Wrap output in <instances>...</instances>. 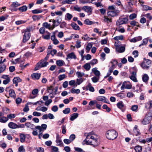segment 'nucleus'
<instances>
[{
    "label": "nucleus",
    "mask_w": 152,
    "mask_h": 152,
    "mask_svg": "<svg viewBox=\"0 0 152 152\" xmlns=\"http://www.w3.org/2000/svg\"><path fill=\"white\" fill-rule=\"evenodd\" d=\"M99 143L98 136L93 131L87 134L86 139L82 142L83 145L86 144L94 145H97Z\"/></svg>",
    "instance_id": "f257e3e1"
},
{
    "label": "nucleus",
    "mask_w": 152,
    "mask_h": 152,
    "mask_svg": "<svg viewBox=\"0 0 152 152\" xmlns=\"http://www.w3.org/2000/svg\"><path fill=\"white\" fill-rule=\"evenodd\" d=\"M118 133L114 130H109L107 131L106 135L109 140H113L116 138L118 136Z\"/></svg>",
    "instance_id": "f03ea898"
},
{
    "label": "nucleus",
    "mask_w": 152,
    "mask_h": 152,
    "mask_svg": "<svg viewBox=\"0 0 152 152\" xmlns=\"http://www.w3.org/2000/svg\"><path fill=\"white\" fill-rule=\"evenodd\" d=\"M152 118V110L149 112L145 116V118L141 121V123L143 125L149 124Z\"/></svg>",
    "instance_id": "7ed1b4c3"
},
{
    "label": "nucleus",
    "mask_w": 152,
    "mask_h": 152,
    "mask_svg": "<svg viewBox=\"0 0 152 152\" xmlns=\"http://www.w3.org/2000/svg\"><path fill=\"white\" fill-rule=\"evenodd\" d=\"M30 31L29 28H27L25 30L23 41L24 43L26 42L31 37Z\"/></svg>",
    "instance_id": "20e7f679"
},
{
    "label": "nucleus",
    "mask_w": 152,
    "mask_h": 152,
    "mask_svg": "<svg viewBox=\"0 0 152 152\" xmlns=\"http://www.w3.org/2000/svg\"><path fill=\"white\" fill-rule=\"evenodd\" d=\"M20 5L21 4L17 1L13 2L10 6L9 10L12 12L16 11L18 9L16 8Z\"/></svg>",
    "instance_id": "39448f33"
},
{
    "label": "nucleus",
    "mask_w": 152,
    "mask_h": 152,
    "mask_svg": "<svg viewBox=\"0 0 152 152\" xmlns=\"http://www.w3.org/2000/svg\"><path fill=\"white\" fill-rule=\"evenodd\" d=\"M128 22V19L127 17L119 18L116 22V24L117 26L127 23Z\"/></svg>",
    "instance_id": "423d86ee"
},
{
    "label": "nucleus",
    "mask_w": 152,
    "mask_h": 152,
    "mask_svg": "<svg viewBox=\"0 0 152 152\" xmlns=\"http://www.w3.org/2000/svg\"><path fill=\"white\" fill-rule=\"evenodd\" d=\"M47 128V125L45 124H42L41 125V126H37L35 127V129H37L39 130V132H40L41 133L45 130Z\"/></svg>",
    "instance_id": "0eeeda50"
},
{
    "label": "nucleus",
    "mask_w": 152,
    "mask_h": 152,
    "mask_svg": "<svg viewBox=\"0 0 152 152\" xmlns=\"http://www.w3.org/2000/svg\"><path fill=\"white\" fill-rule=\"evenodd\" d=\"M39 92V90L37 88L33 89L32 92V94L30 95L29 98L30 99H33L36 97L37 96Z\"/></svg>",
    "instance_id": "6e6552de"
},
{
    "label": "nucleus",
    "mask_w": 152,
    "mask_h": 152,
    "mask_svg": "<svg viewBox=\"0 0 152 152\" xmlns=\"http://www.w3.org/2000/svg\"><path fill=\"white\" fill-rule=\"evenodd\" d=\"M119 12V11L117 10H109L107 12V14L108 16L113 17L116 16Z\"/></svg>",
    "instance_id": "1a4fd4ad"
},
{
    "label": "nucleus",
    "mask_w": 152,
    "mask_h": 152,
    "mask_svg": "<svg viewBox=\"0 0 152 152\" xmlns=\"http://www.w3.org/2000/svg\"><path fill=\"white\" fill-rule=\"evenodd\" d=\"M96 99L99 101H101L104 103H109L108 100L104 96H97L96 98Z\"/></svg>",
    "instance_id": "9d476101"
},
{
    "label": "nucleus",
    "mask_w": 152,
    "mask_h": 152,
    "mask_svg": "<svg viewBox=\"0 0 152 152\" xmlns=\"http://www.w3.org/2000/svg\"><path fill=\"white\" fill-rule=\"evenodd\" d=\"M56 142L57 143V145L60 146H64L63 143L58 134H57L56 136Z\"/></svg>",
    "instance_id": "9b49d317"
},
{
    "label": "nucleus",
    "mask_w": 152,
    "mask_h": 152,
    "mask_svg": "<svg viewBox=\"0 0 152 152\" xmlns=\"http://www.w3.org/2000/svg\"><path fill=\"white\" fill-rule=\"evenodd\" d=\"M136 72L133 71L132 73V75L130 77V79L135 82H137V80L136 77Z\"/></svg>",
    "instance_id": "f8f14e48"
},
{
    "label": "nucleus",
    "mask_w": 152,
    "mask_h": 152,
    "mask_svg": "<svg viewBox=\"0 0 152 152\" xmlns=\"http://www.w3.org/2000/svg\"><path fill=\"white\" fill-rule=\"evenodd\" d=\"M125 50V47L124 46H117L116 47V51L119 53H122L124 52Z\"/></svg>",
    "instance_id": "ddd939ff"
},
{
    "label": "nucleus",
    "mask_w": 152,
    "mask_h": 152,
    "mask_svg": "<svg viewBox=\"0 0 152 152\" xmlns=\"http://www.w3.org/2000/svg\"><path fill=\"white\" fill-rule=\"evenodd\" d=\"M41 74L37 73H34L31 74V77L34 80H38L39 79L41 76Z\"/></svg>",
    "instance_id": "4468645a"
},
{
    "label": "nucleus",
    "mask_w": 152,
    "mask_h": 152,
    "mask_svg": "<svg viewBox=\"0 0 152 152\" xmlns=\"http://www.w3.org/2000/svg\"><path fill=\"white\" fill-rule=\"evenodd\" d=\"M82 9L87 13L91 14L92 12V9L91 7L88 6H84L82 7Z\"/></svg>",
    "instance_id": "2eb2a0df"
},
{
    "label": "nucleus",
    "mask_w": 152,
    "mask_h": 152,
    "mask_svg": "<svg viewBox=\"0 0 152 152\" xmlns=\"http://www.w3.org/2000/svg\"><path fill=\"white\" fill-rule=\"evenodd\" d=\"M67 56V57L66 58V60H67L68 59H76V56L73 52H72L68 54Z\"/></svg>",
    "instance_id": "dca6fc26"
},
{
    "label": "nucleus",
    "mask_w": 152,
    "mask_h": 152,
    "mask_svg": "<svg viewBox=\"0 0 152 152\" xmlns=\"http://www.w3.org/2000/svg\"><path fill=\"white\" fill-rule=\"evenodd\" d=\"M79 114L77 113H74L71 115L70 116V120L73 121L77 118Z\"/></svg>",
    "instance_id": "f3484780"
},
{
    "label": "nucleus",
    "mask_w": 152,
    "mask_h": 152,
    "mask_svg": "<svg viewBox=\"0 0 152 152\" xmlns=\"http://www.w3.org/2000/svg\"><path fill=\"white\" fill-rule=\"evenodd\" d=\"M25 125L27 128H31L32 129H35V126L34 125L30 123L27 122L25 124Z\"/></svg>",
    "instance_id": "a211bd4d"
},
{
    "label": "nucleus",
    "mask_w": 152,
    "mask_h": 152,
    "mask_svg": "<svg viewBox=\"0 0 152 152\" xmlns=\"http://www.w3.org/2000/svg\"><path fill=\"white\" fill-rule=\"evenodd\" d=\"M86 90H89L92 92H94L95 91L94 88L91 86V84L90 83H89L86 86Z\"/></svg>",
    "instance_id": "6ab92c4d"
},
{
    "label": "nucleus",
    "mask_w": 152,
    "mask_h": 152,
    "mask_svg": "<svg viewBox=\"0 0 152 152\" xmlns=\"http://www.w3.org/2000/svg\"><path fill=\"white\" fill-rule=\"evenodd\" d=\"M8 126L11 129H15L18 128V125L12 122H10L8 125Z\"/></svg>",
    "instance_id": "aec40b11"
},
{
    "label": "nucleus",
    "mask_w": 152,
    "mask_h": 152,
    "mask_svg": "<svg viewBox=\"0 0 152 152\" xmlns=\"http://www.w3.org/2000/svg\"><path fill=\"white\" fill-rule=\"evenodd\" d=\"M133 131L134 132V134L135 135L137 136L140 134V132H139V130L138 129L137 126H135L134 128Z\"/></svg>",
    "instance_id": "412c9836"
},
{
    "label": "nucleus",
    "mask_w": 152,
    "mask_h": 152,
    "mask_svg": "<svg viewBox=\"0 0 152 152\" xmlns=\"http://www.w3.org/2000/svg\"><path fill=\"white\" fill-rule=\"evenodd\" d=\"M71 25L72 28L75 30H79L80 29L79 26L75 23H71Z\"/></svg>",
    "instance_id": "4be33fe9"
},
{
    "label": "nucleus",
    "mask_w": 152,
    "mask_h": 152,
    "mask_svg": "<svg viewBox=\"0 0 152 152\" xmlns=\"http://www.w3.org/2000/svg\"><path fill=\"white\" fill-rule=\"evenodd\" d=\"M73 17V15L69 13H67L65 16V20L69 21Z\"/></svg>",
    "instance_id": "5701e85b"
},
{
    "label": "nucleus",
    "mask_w": 152,
    "mask_h": 152,
    "mask_svg": "<svg viewBox=\"0 0 152 152\" xmlns=\"http://www.w3.org/2000/svg\"><path fill=\"white\" fill-rule=\"evenodd\" d=\"M20 137V141L21 142H23L25 141L26 136L24 134L20 133L19 135Z\"/></svg>",
    "instance_id": "b1692460"
},
{
    "label": "nucleus",
    "mask_w": 152,
    "mask_h": 152,
    "mask_svg": "<svg viewBox=\"0 0 152 152\" xmlns=\"http://www.w3.org/2000/svg\"><path fill=\"white\" fill-rule=\"evenodd\" d=\"M18 10L20 12H24L27 10V7L26 5H24L19 7Z\"/></svg>",
    "instance_id": "393cba45"
},
{
    "label": "nucleus",
    "mask_w": 152,
    "mask_h": 152,
    "mask_svg": "<svg viewBox=\"0 0 152 152\" xmlns=\"http://www.w3.org/2000/svg\"><path fill=\"white\" fill-rule=\"evenodd\" d=\"M48 64V62H47L44 60H43L41 61L39 64L40 66V67H43L46 66Z\"/></svg>",
    "instance_id": "a878e982"
},
{
    "label": "nucleus",
    "mask_w": 152,
    "mask_h": 152,
    "mask_svg": "<svg viewBox=\"0 0 152 152\" xmlns=\"http://www.w3.org/2000/svg\"><path fill=\"white\" fill-rule=\"evenodd\" d=\"M103 21L104 22L109 23L112 22V19L108 18L107 16H104V17Z\"/></svg>",
    "instance_id": "bb28decb"
},
{
    "label": "nucleus",
    "mask_w": 152,
    "mask_h": 152,
    "mask_svg": "<svg viewBox=\"0 0 152 152\" xmlns=\"http://www.w3.org/2000/svg\"><path fill=\"white\" fill-rule=\"evenodd\" d=\"M9 94L11 97L13 98L15 97L16 94L14 91L13 89H11L9 90Z\"/></svg>",
    "instance_id": "cd10ccee"
},
{
    "label": "nucleus",
    "mask_w": 152,
    "mask_h": 152,
    "mask_svg": "<svg viewBox=\"0 0 152 152\" xmlns=\"http://www.w3.org/2000/svg\"><path fill=\"white\" fill-rule=\"evenodd\" d=\"M97 69L96 68H94L92 69V70L96 76H99L100 73L99 71L97 70Z\"/></svg>",
    "instance_id": "c85d7f7f"
},
{
    "label": "nucleus",
    "mask_w": 152,
    "mask_h": 152,
    "mask_svg": "<svg viewBox=\"0 0 152 152\" xmlns=\"http://www.w3.org/2000/svg\"><path fill=\"white\" fill-rule=\"evenodd\" d=\"M83 67L86 71L89 70L91 68V66L90 64L88 63H86L83 66Z\"/></svg>",
    "instance_id": "c756f323"
},
{
    "label": "nucleus",
    "mask_w": 152,
    "mask_h": 152,
    "mask_svg": "<svg viewBox=\"0 0 152 152\" xmlns=\"http://www.w3.org/2000/svg\"><path fill=\"white\" fill-rule=\"evenodd\" d=\"M22 80L18 77H14L13 80V83H19L21 82Z\"/></svg>",
    "instance_id": "7c9ffc66"
},
{
    "label": "nucleus",
    "mask_w": 152,
    "mask_h": 152,
    "mask_svg": "<svg viewBox=\"0 0 152 152\" xmlns=\"http://www.w3.org/2000/svg\"><path fill=\"white\" fill-rule=\"evenodd\" d=\"M8 120V119L5 117H0V122L2 123H5Z\"/></svg>",
    "instance_id": "2f4dec72"
},
{
    "label": "nucleus",
    "mask_w": 152,
    "mask_h": 152,
    "mask_svg": "<svg viewBox=\"0 0 152 152\" xmlns=\"http://www.w3.org/2000/svg\"><path fill=\"white\" fill-rule=\"evenodd\" d=\"M64 63V61L62 60H59L56 61V64L58 66H63Z\"/></svg>",
    "instance_id": "473e14b6"
},
{
    "label": "nucleus",
    "mask_w": 152,
    "mask_h": 152,
    "mask_svg": "<svg viewBox=\"0 0 152 152\" xmlns=\"http://www.w3.org/2000/svg\"><path fill=\"white\" fill-rule=\"evenodd\" d=\"M149 79V77L147 74H144L142 77V79L143 82H146Z\"/></svg>",
    "instance_id": "72a5a7b5"
},
{
    "label": "nucleus",
    "mask_w": 152,
    "mask_h": 152,
    "mask_svg": "<svg viewBox=\"0 0 152 152\" xmlns=\"http://www.w3.org/2000/svg\"><path fill=\"white\" fill-rule=\"evenodd\" d=\"M134 149L136 152H141L142 150V147L137 145L135 147Z\"/></svg>",
    "instance_id": "f704fd0d"
},
{
    "label": "nucleus",
    "mask_w": 152,
    "mask_h": 152,
    "mask_svg": "<svg viewBox=\"0 0 152 152\" xmlns=\"http://www.w3.org/2000/svg\"><path fill=\"white\" fill-rule=\"evenodd\" d=\"M117 107L120 109H121L124 107V104L123 103L122 101L119 102H118L117 104Z\"/></svg>",
    "instance_id": "c9c22d12"
},
{
    "label": "nucleus",
    "mask_w": 152,
    "mask_h": 152,
    "mask_svg": "<svg viewBox=\"0 0 152 152\" xmlns=\"http://www.w3.org/2000/svg\"><path fill=\"white\" fill-rule=\"evenodd\" d=\"M6 66L4 64H1L0 65V73L3 72L5 69Z\"/></svg>",
    "instance_id": "e433bc0d"
},
{
    "label": "nucleus",
    "mask_w": 152,
    "mask_h": 152,
    "mask_svg": "<svg viewBox=\"0 0 152 152\" xmlns=\"http://www.w3.org/2000/svg\"><path fill=\"white\" fill-rule=\"evenodd\" d=\"M71 92L72 94H79L80 92V90L79 89H75L72 88L71 90Z\"/></svg>",
    "instance_id": "4c0bfd02"
},
{
    "label": "nucleus",
    "mask_w": 152,
    "mask_h": 152,
    "mask_svg": "<svg viewBox=\"0 0 152 152\" xmlns=\"http://www.w3.org/2000/svg\"><path fill=\"white\" fill-rule=\"evenodd\" d=\"M43 12L42 10H40L39 9H36L32 10V12L33 14H39Z\"/></svg>",
    "instance_id": "58836bf2"
},
{
    "label": "nucleus",
    "mask_w": 152,
    "mask_h": 152,
    "mask_svg": "<svg viewBox=\"0 0 152 152\" xmlns=\"http://www.w3.org/2000/svg\"><path fill=\"white\" fill-rule=\"evenodd\" d=\"M142 7L143 9L144 10L147 11L148 10H152V8L151 7H150L148 5H143Z\"/></svg>",
    "instance_id": "ea45409f"
},
{
    "label": "nucleus",
    "mask_w": 152,
    "mask_h": 152,
    "mask_svg": "<svg viewBox=\"0 0 152 152\" xmlns=\"http://www.w3.org/2000/svg\"><path fill=\"white\" fill-rule=\"evenodd\" d=\"M92 47V45L91 44L89 43L88 44L86 48V50L87 53L89 52Z\"/></svg>",
    "instance_id": "a19ab883"
},
{
    "label": "nucleus",
    "mask_w": 152,
    "mask_h": 152,
    "mask_svg": "<svg viewBox=\"0 0 152 152\" xmlns=\"http://www.w3.org/2000/svg\"><path fill=\"white\" fill-rule=\"evenodd\" d=\"M130 24L131 25L133 26H136L137 27H140V25L138 24V22H136L135 20H133L131 21L130 23Z\"/></svg>",
    "instance_id": "79ce46f5"
},
{
    "label": "nucleus",
    "mask_w": 152,
    "mask_h": 152,
    "mask_svg": "<svg viewBox=\"0 0 152 152\" xmlns=\"http://www.w3.org/2000/svg\"><path fill=\"white\" fill-rule=\"evenodd\" d=\"M124 38V36L122 35L117 36L114 37V39L115 40H122Z\"/></svg>",
    "instance_id": "37998d69"
},
{
    "label": "nucleus",
    "mask_w": 152,
    "mask_h": 152,
    "mask_svg": "<svg viewBox=\"0 0 152 152\" xmlns=\"http://www.w3.org/2000/svg\"><path fill=\"white\" fill-rule=\"evenodd\" d=\"M49 52V53L50 54L53 56L54 55L56 54L57 52V51L56 49H53L50 51L49 50H48Z\"/></svg>",
    "instance_id": "c03bdc74"
},
{
    "label": "nucleus",
    "mask_w": 152,
    "mask_h": 152,
    "mask_svg": "<svg viewBox=\"0 0 152 152\" xmlns=\"http://www.w3.org/2000/svg\"><path fill=\"white\" fill-rule=\"evenodd\" d=\"M70 111V109L69 108H67L63 111V113L65 114L69 113Z\"/></svg>",
    "instance_id": "a18cd8bd"
},
{
    "label": "nucleus",
    "mask_w": 152,
    "mask_h": 152,
    "mask_svg": "<svg viewBox=\"0 0 152 152\" xmlns=\"http://www.w3.org/2000/svg\"><path fill=\"white\" fill-rule=\"evenodd\" d=\"M26 21L23 20H18L15 22V24L17 25H19L21 24L25 23L26 22Z\"/></svg>",
    "instance_id": "49530a36"
},
{
    "label": "nucleus",
    "mask_w": 152,
    "mask_h": 152,
    "mask_svg": "<svg viewBox=\"0 0 152 152\" xmlns=\"http://www.w3.org/2000/svg\"><path fill=\"white\" fill-rule=\"evenodd\" d=\"M15 117V115L14 114H10L8 115L7 116V118L8 119L14 118Z\"/></svg>",
    "instance_id": "de8ad7c7"
},
{
    "label": "nucleus",
    "mask_w": 152,
    "mask_h": 152,
    "mask_svg": "<svg viewBox=\"0 0 152 152\" xmlns=\"http://www.w3.org/2000/svg\"><path fill=\"white\" fill-rule=\"evenodd\" d=\"M76 74L77 77L79 78L81 77H83L85 75L84 73H81L78 71L77 72H76Z\"/></svg>",
    "instance_id": "09e8293b"
},
{
    "label": "nucleus",
    "mask_w": 152,
    "mask_h": 152,
    "mask_svg": "<svg viewBox=\"0 0 152 152\" xmlns=\"http://www.w3.org/2000/svg\"><path fill=\"white\" fill-rule=\"evenodd\" d=\"M74 149L77 152H86L82 148H80L75 147Z\"/></svg>",
    "instance_id": "8fccbe9b"
},
{
    "label": "nucleus",
    "mask_w": 152,
    "mask_h": 152,
    "mask_svg": "<svg viewBox=\"0 0 152 152\" xmlns=\"http://www.w3.org/2000/svg\"><path fill=\"white\" fill-rule=\"evenodd\" d=\"M84 23L85 24L87 25H91L93 23V22L90 20L88 19H86L84 21Z\"/></svg>",
    "instance_id": "3c124183"
},
{
    "label": "nucleus",
    "mask_w": 152,
    "mask_h": 152,
    "mask_svg": "<svg viewBox=\"0 0 152 152\" xmlns=\"http://www.w3.org/2000/svg\"><path fill=\"white\" fill-rule=\"evenodd\" d=\"M83 79L82 78L77 79L76 83L78 85H79L83 82Z\"/></svg>",
    "instance_id": "603ef678"
},
{
    "label": "nucleus",
    "mask_w": 152,
    "mask_h": 152,
    "mask_svg": "<svg viewBox=\"0 0 152 152\" xmlns=\"http://www.w3.org/2000/svg\"><path fill=\"white\" fill-rule=\"evenodd\" d=\"M148 42V39H147L145 38L143 39V43L140 45L139 47H140L141 46L143 45H146Z\"/></svg>",
    "instance_id": "864d4df0"
},
{
    "label": "nucleus",
    "mask_w": 152,
    "mask_h": 152,
    "mask_svg": "<svg viewBox=\"0 0 152 152\" xmlns=\"http://www.w3.org/2000/svg\"><path fill=\"white\" fill-rule=\"evenodd\" d=\"M137 15L135 13H132L129 16V18L130 20H133L136 18Z\"/></svg>",
    "instance_id": "5fc2aeb1"
},
{
    "label": "nucleus",
    "mask_w": 152,
    "mask_h": 152,
    "mask_svg": "<svg viewBox=\"0 0 152 152\" xmlns=\"http://www.w3.org/2000/svg\"><path fill=\"white\" fill-rule=\"evenodd\" d=\"M25 151L23 146L21 145L18 148V152H25Z\"/></svg>",
    "instance_id": "6e6d98bb"
},
{
    "label": "nucleus",
    "mask_w": 152,
    "mask_h": 152,
    "mask_svg": "<svg viewBox=\"0 0 152 152\" xmlns=\"http://www.w3.org/2000/svg\"><path fill=\"white\" fill-rule=\"evenodd\" d=\"M43 26L46 28H50V25L48 24L47 22H45L43 23Z\"/></svg>",
    "instance_id": "4d7b16f0"
},
{
    "label": "nucleus",
    "mask_w": 152,
    "mask_h": 152,
    "mask_svg": "<svg viewBox=\"0 0 152 152\" xmlns=\"http://www.w3.org/2000/svg\"><path fill=\"white\" fill-rule=\"evenodd\" d=\"M142 67L144 69H148L149 67V66L147 65L145 63H142L141 64Z\"/></svg>",
    "instance_id": "13d9d810"
},
{
    "label": "nucleus",
    "mask_w": 152,
    "mask_h": 152,
    "mask_svg": "<svg viewBox=\"0 0 152 152\" xmlns=\"http://www.w3.org/2000/svg\"><path fill=\"white\" fill-rule=\"evenodd\" d=\"M51 110L53 111L56 112L58 110V108L57 106L54 105L52 107Z\"/></svg>",
    "instance_id": "bf43d9fd"
},
{
    "label": "nucleus",
    "mask_w": 152,
    "mask_h": 152,
    "mask_svg": "<svg viewBox=\"0 0 152 152\" xmlns=\"http://www.w3.org/2000/svg\"><path fill=\"white\" fill-rule=\"evenodd\" d=\"M138 108V106L137 105H133L131 107V110L134 111H136Z\"/></svg>",
    "instance_id": "052dcab7"
},
{
    "label": "nucleus",
    "mask_w": 152,
    "mask_h": 152,
    "mask_svg": "<svg viewBox=\"0 0 152 152\" xmlns=\"http://www.w3.org/2000/svg\"><path fill=\"white\" fill-rule=\"evenodd\" d=\"M66 77V75L65 74L61 75L58 76V79L60 80H61L65 78Z\"/></svg>",
    "instance_id": "680f3d73"
},
{
    "label": "nucleus",
    "mask_w": 152,
    "mask_h": 152,
    "mask_svg": "<svg viewBox=\"0 0 152 152\" xmlns=\"http://www.w3.org/2000/svg\"><path fill=\"white\" fill-rule=\"evenodd\" d=\"M132 54L134 55V57L136 58L138 56L139 53L137 50H134Z\"/></svg>",
    "instance_id": "e2e57ef3"
},
{
    "label": "nucleus",
    "mask_w": 152,
    "mask_h": 152,
    "mask_svg": "<svg viewBox=\"0 0 152 152\" xmlns=\"http://www.w3.org/2000/svg\"><path fill=\"white\" fill-rule=\"evenodd\" d=\"M75 46L77 48H80L81 46V42L80 41H77Z\"/></svg>",
    "instance_id": "0e129e2a"
},
{
    "label": "nucleus",
    "mask_w": 152,
    "mask_h": 152,
    "mask_svg": "<svg viewBox=\"0 0 152 152\" xmlns=\"http://www.w3.org/2000/svg\"><path fill=\"white\" fill-rule=\"evenodd\" d=\"M33 115L35 116H39L41 115V113H40L35 111L33 112Z\"/></svg>",
    "instance_id": "69168bd1"
},
{
    "label": "nucleus",
    "mask_w": 152,
    "mask_h": 152,
    "mask_svg": "<svg viewBox=\"0 0 152 152\" xmlns=\"http://www.w3.org/2000/svg\"><path fill=\"white\" fill-rule=\"evenodd\" d=\"M75 138V135L74 134H72L69 136V138L71 141H73Z\"/></svg>",
    "instance_id": "338daca9"
},
{
    "label": "nucleus",
    "mask_w": 152,
    "mask_h": 152,
    "mask_svg": "<svg viewBox=\"0 0 152 152\" xmlns=\"http://www.w3.org/2000/svg\"><path fill=\"white\" fill-rule=\"evenodd\" d=\"M66 23L65 22H62L61 23L60 27L61 28H64L66 27Z\"/></svg>",
    "instance_id": "774afa93"
}]
</instances>
